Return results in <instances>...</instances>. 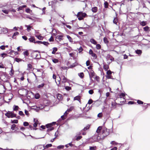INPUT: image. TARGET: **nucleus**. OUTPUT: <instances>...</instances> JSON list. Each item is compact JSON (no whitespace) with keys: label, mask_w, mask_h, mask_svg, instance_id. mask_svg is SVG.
I'll return each mask as SVG.
<instances>
[{"label":"nucleus","mask_w":150,"mask_h":150,"mask_svg":"<svg viewBox=\"0 0 150 150\" xmlns=\"http://www.w3.org/2000/svg\"><path fill=\"white\" fill-rule=\"evenodd\" d=\"M95 73L93 70H91L90 71V72L89 73V77L90 80L92 81H93L92 78L95 76Z\"/></svg>","instance_id":"423d86ee"},{"label":"nucleus","mask_w":150,"mask_h":150,"mask_svg":"<svg viewBox=\"0 0 150 150\" xmlns=\"http://www.w3.org/2000/svg\"><path fill=\"white\" fill-rule=\"evenodd\" d=\"M23 54H24L25 57L28 56L29 54L28 50H27L26 51L24 52H23Z\"/></svg>","instance_id":"6ab92c4d"},{"label":"nucleus","mask_w":150,"mask_h":150,"mask_svg":"<svg viewBox=\"0 0 150 150\" xmlns=\"http://www.w3.org/2000/svg\"><path fill=\"white\" fill-rule=\"evenodd\" d=\"M75 54V52H73L72 53H70L69 54V55L70 57H73L74 58V55Z\"/></svg>","instance_id":"4c0bfd02"},{"label":"nucleus","mask_w":150,"mask_h":150,"mask_svg":"<svg viewBox=\"0 0 150 150\" xmlns=\"http://www.w3.org/2000/svg\"><path fill=\"white\" fill-rule=\"evenodd\" d=\"M42 44L45 45L47 46L49 44V43L47 42L44 41L42 42Z\"/></svg>","instance_id":"09e8293b"},{"label":"nucleus","mask_w":150,"mask_h":150,"mask_svg":"<svg viewBox=\"0 0 150 150\" xmlns=\"http://www.w3.org/2000/svg\"><path fill=\"white\" fill-rule=\"evenodd\" d=\"M19 33L18 32H15L13 34V36H12V38H15L14 37L18 35L19 34Z\"/></svg>","instance_id":"ea45409f"},{"label":"nucleus","mask_w":150,"mask_h":150,"mask_svg":"<svg viewBox=\"0 0 150 150\" xmlns=\"http://www.w3.org/2000/svg\"><path fill=\"white\" fill-rule=\"evenodd\" d=\"M90 42L91 43L94 45H96L97 43L96 41L93 39H91L90 40Z\"/></svg>","instance_id":"f3484780"},{"label":"nucleus","mask_w":150,"mask_h":150,"mask_svg":"<svg viewBox=\"0 0 150 150\" xmlns=\"http://www.w3.org/2000/svg\"><path fill=\"white\" fill-rule=\"evenodd\" d=\"M96 132L98 134L97 138L99 139H103L109 134L108 129L106 127H104L102 129V127L101 126H99L98 127Z\"/></svg>","instance_id":"f257e3e1"},{"label":"nucleus","mask_w":150,"mask_h":150,"mask_svg":"<svg viewBox=\"0 0 150 150\" xmlns=\"http://www.w3.org/2000/svg\"><path fill=\"white\" fill-rule=\"evenodd\" d=\"M140 25L143 26H145L146 25V23L144 21H142L140 23Z\"/></svg>","instance_id":"5fc2aeb1"},{"label":"nucleus","mask_w":150,"mask_h":150,"mask_svg":"<svg viewBox=\"0 0 150 150\" xmlns=\"http://www.w3.org/2000/svg\"><path fill=\"white\" fill-rule=\"evenodd\" d=\"M13 108L14 110H17L19 108V107L18 106L15 105L13 106Z\"/></svg>","instance_id":"f704fd0d"},{"label":"nucleus","mask_w":150,"mask_h":150,"mask_svg":"<svg viewBox=\"0 0 150 150\" xmlns=\"http://www.w3.org/2000/svg\"><path fill=\"white\" fill-rule=\"evenodd\" d=\"M78 75L81 79L83 78L84 76L83 73V72L80 73L78 74Z\"/></svg>","instance_id":"a878e982"},{"label":"nucleus","mask_w":150,"mask_h":150,"mask_svg":"<svg viewBox=\"0 0 150 150\" xmlns=\"http://www.w3.org/2000/svg\"><path fill=\"white\" fill-rule=\"evenodd\" d=\"M15 60L16 62H19L22 61V59H20V58H16L15 59Z\"/></svg>","instance_id":"58836bf2"},{"label":"nucleus","mask_w":150,"mask_h":150,"mask_svg":"<svg viewBox=\"0 0 150 150\" xmlns=\"http://www.w3.org/2000/svg\"><path fill=\"white\" fill-rule=\"evenodd\" d=\"M82 137L81 136L76 135L75 137L73 138L72 141H73L75 140L78 141L81 139Z\"/></svg>","instance_id":"0eeeda50"},{"label":"nucleus","mask_w":150,"mask_h":150,"mask_svg":"<svg viewBox=\"0 0 150 150\" xmlns=\"http://www.w3.org/2000/svg\"><path fill=\"white\" fill-rule=\"evenodd\" d=\"M59 80H58V81L59 82V84L60 83V81L61 80V79H62V83H65L67 82L68 80L63 75L61 76V78L60 76H59Z\"/></svg>","instance_id":"20e7f679"},{"label":"nucleus","mask_w":150,"mask_h":150,"mask_svg":"<svg viewBox=\"0 0 150 150\" xmlns=\"http://www.w3.org/2000/svg\"><path fill=\"white\" fill-rule=\"evenodd\" d=\"M103 40L105 43L106 44H108V41L106 38H103Z\"/></svg>","instance_id":"cd10ccee"},{"label":"nucleus","mask_w":150,"mask_h":150,"mask_svg":"<svg viewBox=\"0 0 150 150\" xmlns=\"http://www.w3.org/2000/svg\"><path fill=\"white\" fill-rule=\"evenodd\" d=\"M52 62L54 63H56L58 62V60L56 59H52Z\"/></svg>","instance_id":"e433bc0d"},{"label":"nucleus","mask_w":150,"mask_h":150,"mask_svg":"<svg viewBox=\"0 0 150 150\" xmlns=\"http://www.w3.org/2000/svg\"><path fill=\"white\" fill-rule=\"evenodd\" d=\"M90 127V125H87L85 127L83 130H82L83 131H85L88 129H89Z\"/></svg>","instance_id":"c85d7f7f"},{"label":"nucleus","mask_w":150,"mask_h":150,"mask_svg":"<svg viewBox=\"0 0 150 150\" xmlns=\"http://www.w3.org/2000/svg\"><path fill=\"white\" fill-rule=\"evenodd\" d=\"M125 96V93H122L120 95V98H122V97H124Z\"/></svg>","instance_id":"3c124183"},{"label":"nucleus","mask_w":150,"mask_h":150,"mask_svg":"<svg viewBox=\"0 0 150 150\" xmlns=\"http://www.w3.org/2000/svg\"><path fill=\"white\" fill-rule=\"evenodd\" d=\"M34 121L35 122L33 124V126L35 127H36L37 126L38 124V122L37 120L34 118Z\"/></svg>","instance_id":"4468645a"},{"label":"nucleus","mask_w":150,"mask_h":150,"mask_svg":"<svg viewBox=\"0 0 150 150\" xmlns=\"http://www.w3.org/2000/svg\"><path fill=\"white\" fill-rule=\"evenodd\" d=\"M29 41L32 42H34L36 43V41H35V38L33 37H31L30 38L28 39Z\"/></svg>","instance_id":"f8f14e48"},{"label":"nucleus","mask_w":150,"mask_h":150,"mask_svg":"<svg viewBox=\"0 0 150 150\" xmlns=\"http://www.w3.org/2000/svg\"><path fill=\"white\" fill-rule=\"evenodd\" d=\"M118 20L117 18L115 17L114 18V19L113 20V22L114 23L117 24V22Z\"/></svg>","instance_id":"c756f323"},{"label":"nucleus","mask_w":150,"mask_h":150,"mask_svg":"<svg viewBox=\"0 0 150 150\" xmlns=\"http://www.w3.org/2000/svg\"><path fill=\"white\" fill-rule=\"evenodd\" d=\"M77 17H78L79 16H81L83 18L85 17L86 16V14L85 13H83L82 12H79L76 15H75Z\"/></svg>","instance_id":"1a4fd4ad"},{"label":"nucleus","mask_w":150,"mask_h":150,"mask_svg":"<svg viewBox=\"0 0 150 150\" xmlns=\"http://www.w3.org/2000/svg\"><path fill=\"white\" fill-rule=\"evenodd\" d=\"M11 122L12 123H18V120H11Z\"/></svg>","instance_id":"37998d69"},{"label":"nucleus","mask_w":150,"mask_h":150,"mask_svg":"<svg viewBox=\"0 0 150 150\" xmlns=\"http://www.w3.org/2000/svg\"><path fill=\"white\" fill-rule=\"evenodd\" d=\"M2 11L4 13L8 14L9 13V11L7 10H2Z\"/></svg>","instance_id":"473e14b6"},{"label":"nucleus","mask_w":150,"mask_h":150,"mask_svg":"<svg viewBox=\"0 0 150 150\" xmlns=\"http://www.w3.org/2000/svg\"><path fill=\"white\" fill-rule=\"evenodd\" d=\"M93 91L92 90H90L89 91L88 93L90 94H92L93 93Z\"/></svg>","instance_id":"774afa93"},{"label":"nucleus","mask_w":150,"mask_h":150,"mask_svg":"<svg viewBox=\"0 0 150 150\" xmlns=\"http://www.w3.org/2000/svg\"><path fill=\"white\" fill-rule=\"evenodd\" d=\"M53 51L52 52V54H54L56 52L57 50V48L56 47H54L53 48Z\"/></svg>","instance_id":"bb28decb"},{"label":"nucleus","mask_w":150,"mask_h":150,"mask_svg":"<svg viewBox=\"0 0 150 150\" xmlns=\"http://www.w3.org/2000/svg\"><path fill=\"white\" fill-rule=\"evenodd\" d=\"M16 127V125L15 124H13L12 125L11 127V129L12 130H14Z\"/></svg>","instance_id":"de8ad7c7"},{"label":"nucleus","mask_w":150,"mask_h":150,"mask_svg":"<svg viewBox=\"0 0 150 150\" xmlns=\"http://www.w3.org/2000/svg\"><path fill=\"white\" fill-rule=\"evenodd\" d=\"M65 89L67 91H69L71 89V88L69 86H66L65 87Z\"/></svg>","instance_id":"49530a36"},{"label":"nucleus","mask_w":150,"mask_h":150,"mask_svg":"<svg viewBox=\"0 0 150 150\" xmlns=\"http://www.w3.org/2000/svg\"><path fill=\"white\" fill-rule=\"evenodd\" d=\"M74 107L71 106L69 109H68L67 110L68 111V112H69L72 110L74 109Z\"/></svg>","instance_id":"2f4dec72"},{"label":"nucleus","mask_w":150,"mask_h":150,"mask_svg":"<svg viewBox=\"0 0 150 150\" xmlns=\"http://www.w3.org/2000/svg\"><path fill=\"white\" fill-rule=\"evenodd\" d=\"M104 7L105 8H107L108 7V4L107 1H105L104 3Z\"/></svg>","instance_id":"72a5a7b5"},{"label":"nucleus","mask_w":150,"mask_h":150,"mask_svg":"<svg viewBox=\"0 0 150 150\" xmlns=\"http://www.w3.org/2000/svg\"><path fill=\"white\" fill-rule=\"evenodd\" d=\"M67 37L69 42H73L72 39L69 35H67Z\"/></svg>","instance_id":"b1692460"},{"label":"nucleus","mask_w":150,"mask_h":150,"mask_svg":"<svg viewBox=\"0 0 150 150\" xmlns=\"http://www.w3.org/2000/svg\"><path fill=\"white\" fill-rule=\"evenodd\" d=\"M14 71L12 69H11L10 73V74L11 76H13V75Z\"/></svg>","instance_id":"bf43d9fd"},{"label":"nucleus","mask_w":150,"mask_h":150,"mask_svg":"<svg viewBox=\"0 0 150 150\" xmlns=\"http://www.w3.org/2000/svg\"><path fill=\"white\" fill-rule=\"evenodd\" d=\"M78 17V19L79 20H81L83 19V18L80 16H79L78 17Z\"/></svg>","instance_id":"69168bd1"},{"label":"nucleus","mask_w":150,"mask_h":150,"mask_svg":"<svg viewBox=\"0 0 150 150\" xmlns=\"http://www.w3.org/2000/svg\"><path fill=\"white\" fill-rule=\"evenodd\" d=\"M52 146V144H47L46 146H44V149L47 148L48 147H51Z\"/></svg>","instance_id":"5701e85b"},{"label":"nucleus","mask_w":150,"mask_h":150,"mask_svg":"<svg viewBox=\"0 0 150 150\" xmlns=\"http://www.w3.org/2000/svg\"><path fill=\"white\" fill-rule=\"evenodd\" d=\"M57 98L59 100H61L62 99V97L61 95L58 94L57 95Z\"/></svg>","instance_id":"393cba45"},{"label":"nucleus","mask_w":150,"mask_h":150,"mask_svg":"<svg viewBox=\"0 0 150 150\" xmlns=\"http://www.w3.org/2000/svg\"><path fill=\"white\" fill-rule=\"evenodd\" d=\"M96 146H91L90 147V150H96Z\"/></svg>","instance_id":"7c9ffc66"},{"label":"nucleus","mask_w":150,"mask_h":150,"mask_svg":"<svg viewBox=\"0 0 150 150\" xmlns=\"http://www.w3.org/2000/svg\"><path fill=\"white\" fill-rule=\"evenodd\" d=\"M64 147V145H60L58 146L57 148V149H63Z\"/></svg>","instance_id":"a19ab883"},{"label":"nucleus","mask_w":150,"mask_h":150,"mask_svg":"<svg viewBox=\"0 0 150 150\" xmlns=\"http://www.w3.org/2000/svg\"><path fill=\"white\" fill-rule=\"evenodd\" d=\"M73 141H72L71 142H70V143H69V144H68L69 145V146L72 147V146H74V145L72 144V143L73 142Z\"/></svg>","instance_id":"0e129e2a"},{"label":"nucleus","mask_w":150,"mask_h":150,"mask_svg":"<svg viewBox=\"0 0 150 150\" xmlns=\"http://www.w3.org/2000/svg\"><path fill=\"white\" fill-rule=\"evenodd\" d=\"M81 97L79 96H77L75 97H74V100H78L79 103H81Z\"/></svg>","instance_id":"9d476101"},{"label":"nucleus","mask_w":150,"mask_h":150,"mask_svg":"<svg viewBox=\"0 0 150 150\" xmlns=\"http://www.w3.org/2000/svg\"><path fill=\"white\" fill-rule=\"evenodd\" d=\"M5 115L8 118H13L15 117L16 116V115L13 113L12 112H8L5 114Z\"/></svg>","instance_id":"7ed1b4c3"},{"label":"nucleus","mask_w":150,"mask_h":150,"mask_svg":"<svg viewBox=\"0 0 150 150\" xmlns=\"http://www.w3.org/2000/svg\"><path fill=\"white\" fill-rule=\"evenodd\" d=\"M149 29V28L147 26H146L144 28V30L145 31H147Z\"/></svg>","instance_id":"680f3d73"},{"label":"nucleus","mask_w":150,"mask_h":150,"mask_svg":"<svg viewBox=\"0 0 150 150\" xmlns=\"http://www.w3.org/2000/svg\"><path fill=\"white\" fill-rule=\"evenodd\" d=\"M19 114L21 116H24L25 115L23 112L22 111H19Z\"/></svg>","instance_id":"4d7b16f0"},{"label":"nucleus","mask_w":150,"mask_h":150,"mask_svg":"<svg viewBox=\"0 0 150 150\" xmlns=\"http://www.w3.org/2000/svg\"><path fill=\"white\" fill-rule=\"evenodd\" d=\"M83 132V130H81V131L80 132H78L76 133V135H78V136H80L81 134H82L81 133Z\"/></svg>","instance_id":"864d4df0"},{"label":"nucleus","mask_w":150,"mask_h":150,"mask_svg":"<svg viewBox=\"0 0 150 150\" xmlns=\"http://www.w3.org/2000/svg\"><path fill=\"white\" fill-rule=\"evenodd\" d=\"M23 125L25 126H27L28 125L29 123L27 122H23Z\"/></svg>","instance_id":"e2e57ef3"},{"label":"nucleus","mask_w":150,"mask_h":150,"mask_svg":"<svg viewBox=\"0 0 150 150\" xmlns=\"http://www.w3.org/2000/svg\"><path fill=\"white\" fill-rule=\"evenodd\" d=\"M137 103L139 104H142L143 103V102L139 100H137Z\"/></svg>","instance_id":"052dcab7"},{"label":"nucleus","mask_w":150,"mask_h":150,"mask_svg":"<svg viewBox=\"0 0 150 150\" xmlns=\"http://www.w3.org/2000/svg\"><path fill=\"white\" fill-rule=\"evenodd\" d=\"M109 68V66L108 65L105 64L104 65L103 69L105 71H107L108 70Z\"/></svg>","instance_id":"dca6fc26"},{"label":"nucleus","mask_w":150,"mask_h":150,"mask_svg":"<svg viewBox=\"0 0 150 150\" xmlns=\"http://www.w3.org/2000/svg\"><path fill=\"white\" fill-rule=\"evenodd\" d=\"M44 85L45 84L44 83H42L38 85L37 87L38 88H41L44 86Z\"/></svg>","instance_id":"412c9836"},{"label":"nucleus","mask_w":150,"mask_h":150,"mask_svg":"<svg viewBox=\"0 0 150 150\" xmlns=\"http://www.w3.org/2000/svg\"><path fill=\"white\" fill-rule=\"evenodd\" d=\"M35 98H36V99H39L40 98L39 94L38 93H36V94H35Z\"/></svg>","instance_id":"c9c22d12"},{"label":"nucleus","mask_w":150,"mask_h":150,"mask_svg":"<svg viewBox=\"0 0 150 150\" xmlns=\"http://www.w3.org/2000/svg\"><path fill=\"white\" fill-rule=\"evenodd\" d=\"M110 144H113V145H117V144H118V143H117V142H115V141H112L111 142H110Z\"/></svg>","instance_id":"a18cd8bd"},{"label":"nucleus","mask_w":150,"mask_h":150,"mask_svg":"<svg viewBox=\"0 0 150 150\" xmlns=\"http://www.w3.org/2000/svg\"><path fill=\"white\" fill-rule=\"evenodd\" d=\"M8 32V29L6 28H3L1 29V32L4 34L7 33Z\"/></svg>","instance_id":"9b49d317"},{"label":"nucleus","mask_w":150,"mask_h":150,"mask_svg":"<svg viewBox=\"0 0 150 150\" xmlns=\"http://www.w3.org/2000/svg\"><path fill=\"white\" fill-rule=\"evenodd\" d=\"M91 56L92 57H94L95 59H96L97 57V55L96 54L94 53H93L92 55Z\"/></svg>","instance_id":"13d9d810"},{"label":"nucleus","mask_w":150,"mask_h":150,"mask_svg":"<svg viewBox=\"0 0 150 150\" xmlns=\"http://www.w3.org/2000/svg\"><path fill=\"white\" fill-rule=\"evenodd\" d=\"M78 64V63L76 62H75L73 63L69 67V68H72L74 67L77 66Z\"/></svg>","instance_id":"a211bd4d"},{"label":"nucleus","mask_w":150,"mask_h":150,"mask_svg":"<svg viewBox=\"0 0 150 150\" xmlns=\"http://www.w3.org/2000/svg\"><path fill=\"white\" fill-rule=\"evenodd\" d=\"M135 52L137 54L139 55H140L142 53V51L141 50H138L135 51Z\"/></svg>","instance_id":"4be33fe9"},{"label":"nucleus","mask_w":150,"mask_h":150,"mask_svg":"<svg viewBox=\"0 0 150 150\" xmlns=\"http://www.w3.org/2000/svg\"><path fill=\"white\" fill-rule=\"evenodd\" d=\"M25 115H27V116H29V114L28 111H27L26 110H25Z\"/></svg>","instance_id":"6e6d98bb"},{"label":"nucleus","mask_w":150,"mask_h":150,"mask_svg":"<svg viewBox=\"0 0 150 150\" xmlns=\"http://www.w3.org/2000/svg\"><path fill=\"white\" fill-rule=\"evenodd\" d=\"M93 13H96L98 10V8L96 7H94L91 9Z\"/></svg>","instance_id":"2eb2a0df"},{"label":"nucleus","mask_w":150,"mask_h":150,"mask_svg":"<svg viewBox=\"0 0 150 150\" xmlns=\"http://www.w3.org/2000/svg\"><path fill=\"white\" fill-rule=\"evenodd\" d=\"M116 105L117 103L115 102H112L111 104L112 109H115L116 107Z\"/></svg>","instance_id":"ddd939ff"},{"label":"nucleus","mask_w":150,"mask_h":150,"mask_svg":"<svg viewBox=\"0 0 150 150\" xmlns=\"http://www.w3.org/2000/svg\"><path fill=\"white\" fill-rule=\"evenodd\" d=\"M36 37L38 38V39L40 40H42L43 38L40 35L38 36H36Z\"/></svg>","instance_id":"603ef678"},{"label":"nucleus","mask_w":150,"mask_h":150,"mask_svg":"<svg viewBox=\"0 0 150 150\" xmlns=\"http://www.w3.org/2000/svg\"><path fill=\"white\" fill-rule=\"evenodd\" d=\"M31 56L33 58L35 59H39L41 57L40 54L39 53H37L36 51L32 52L31 54Z\"/></svg>","instance_id":"f03ea898"},{"label":"nucleus","mask_w":150,"mask_h":150,"mask_svg":"<svg viewBox=\"0 0 150 150\" xmlns=\"http://www.w3.org/2000/svg\"><path fill=\"white\" fill-rule=\"evenodd\" d=\"M32 68V65L30 64H28V69L30 70V69H31Z\"/></svg>","instance_id":"8fccbe9b"},{"label":"nucleus","mask_w":150,"mask_h":150,"mask_svg":"<svg viewBox=\"0 0 150 150\" xmlns=\"http://www.w3.org/2000/svg\"><path fill=\"white\" fill-rule=\"evenodd\" d=\"M101 45L99 44H97L96 45V48L97 49H100L101 48Z\"/></svg>","instance_id":"c03bdc74"},{"label":"nucleus","mask_w":150,"mask_h":150,"mask_svg":"<svg viewBox=\"0 0 150 150\" xmlns=\"http://www.w3.org/2000/svg\"><path fill=\"white\" fill-rule=\"evenodd\" d=\"M49 40L50 42L53 41V40H54L53 37L52 36H51V37H50V38L49 39Z\"/></svg>","instance_id":"338daca9"},{"label":"nucleus","mask_w":150,"mask_h":150,"mask_svg":"<svg viewBox=\"0 0 150 150\" xmlns=\"http://www.w3.org/2000/svg\"><path fill=\"white\" fill-rule=\"evenodd\" d=\"M25 26L27 28V31L29 32L31 30V28H32V27L30 25H25Z\"/></svg>","instance_id":"aec40b11"},{"label":"nucleus","mask_w":150,"mask_h":150,"mask_svg":"<svg viewBox=\"0 0 150 150\" xmlns=\"http://www.w3.org/2000/svg\"><path fill=\"white\" fill-rule=\"evenodd\" d=\"M95 79H96V81L98 82H99L100 81V78L98 76H96L95 77Z\"/></svg>","instance_id":"79ce46f5"},{"label":"nucleus","mask_w":150,"mask_h":150,"mask_svg":"<svg viewBox=\"0 0 150 150\" xmlns=\"http://www.w3.org/2000/svg\"><path fill=\"white\" fill-rule=\"evenodd\" d=\"M63 35H58L56 37V39L58 40V41H60L63 40Z\"/></svg>","instance_id":"6e6552de"},{"label":"nucleus","mask_w":150,"mask_h":150,"mask_svg":"<svg viewBox=\"0 0 150 150\" xmlns=\"http://www.w3.org/2000/svg\"><path fill=\"white\" fill-rule=\"evenodd\" d=\"M52 125L51 123L48 124L46 125V127L47 128H48L47 130V132L51 131L54 129L53 127H52Z\"/></svg>","instance_id":"39448f33"}]
</instances>
